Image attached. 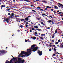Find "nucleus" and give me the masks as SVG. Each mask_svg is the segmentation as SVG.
Here are the masks:
<instances>
[{
    "mask_svg": "<svg viewBox=\"0 0 63 63\" xmlns=\"http://www.w3.org/2000/svg\"><path fill=\"white\" fill-rule=\"evenodd\" d=\"M27 51H27V52H24V51H23L21 53H20L19 55H18V57H20V55H22V54H26L27 55L26 56V57H27V56H28L30 55L31 54V53H30V52H31V51H32V50L31 49H27ZM29 53H30L29 54Z\"/></svg>",
    "mask_w": 63,
    "mask_h": 63,
    "instance_id": "1",
    "label": "nucleus"
},
{
    "mask_svg": "<svg viewBox=\"0 0 63 63\" xmlns=\"http://www.w3.org/2000/svg\"><path fill=\"white\" fill-rule=\"evenodd\" d=\"M36 44H34L32 45L31 47L30 48V49H31V50H32V49L33 50L32 51L35 52V51H36L38 50V48H39V49H40V47H38L37 46H36V47H36Z\"/></svg>",
    "mask_w": 63,
    "mask_h": 63,
    "instance_id": "2",
    "label": "nucleus"
},
{
    "mask_svg": "<svg viewBox=\"0 0 63 63\" xmlns=\"http://www.w3.org/2000/svg\"><path fill=\"white\" fill-rule=\"evenodd\" d=\"M25 61L23 59L22 60H21V58H18V60L15 63H24V62Z\"/></svg>",
    "mask_w": 63,
    "mask_h": 63,
    "instance_id": "3",
    "label": "nucleus"
},
{
    "mask_svg": "<svg viewBox=\"0 0 63 63\" xmlns=\"http://www.w3.org/2000/svg\"><path fill=\"white\" fill-rule=\"evenodd\" d=\"M6 51L4 50H0V55H1L2 54H5Z\"/></svg>",
    "mask_w": 63,
    "mask_h": 63,
    "instance_id": "4",
    "label": "nucleus"
},
{
    "mask_svg": "<svg viewBox=\"0 0 63 63\" xmlns=\"http://www.w3.org/2000/svg\"><path fill=\"white\" fill-rule=\"evenodd\" d=\"M37 51L38 52L37 53H38L39 55L40 56H41L43 54V53L42 52V51H40V50Z\"/></svg>",
    "mask_w": 63,
    "mask_h": 63,
    "instance_id": "5",
    "label": "nucleus"
},
{
    "mask_svg": "<svg viewBox=\"0 0 63 63\" xmlns=\"http://www.w3.org/2000/svg\"><path fill=\"white\" fill-rule=\"evenodd\" d=\"M4 20H5L7 23H9V21H8L9 19V18H7L5 17V16H4Z\"/></svg>",
    "mask_w": 63,
    "mask_h": 63,
    "instance_id": "6",
    "label": "nucleus"
},
{
    "mask_svg": "<svg viewBox=\"0 0 63 63\" xmlns=\"http://www.w3.org/2000/svg\"><path fill=\"white\" fill-rule=\"evenodd\" d=\"M46 8L45 9V10H47V8L48 9V8H49V9H51V7H49V6H47L46 7Z\"/></svg>",
    "mask_w": 63,
    "mask_h": 63,
    "instance_id": "7",
    "label": "nucleus"
},
{
    "mask_svg": "<svg viewBox=\"0 0 63 63\" xmlns=\"http://www.w3.org/2000/svg\"><path fill=\"white\" fill-rule=\"evenodd\" d=\"M13 61L14 62H15V60L16 61H17V59L16 58H15L14 57H13Z\"/></svg>",
    "mask_w": 63,
    "mask_h": 63,
    "instance_id": "8",
    "label": "nucleus"
},
{
    "mask_svg": "<svg viewBox=\"0 0 63 63\" xmlns=\"http://www.w3.org/2000/svg\"><path fill=\"white\" fill-rule=\"evenodd\" d=\"M47 22L49 23H51V22H52V23H54V22L52 21L51 20H49L47 21Z\"/></svg>",
    "mask_w": 63,
    "mask_h": 63,
    "instance_id": "9",
    "label": "nucleus"
},
{
    "mask_svg": "<svg viewBox=\"0 0 63 63\" xmlns=\"http://www.w3.org/2000/svg\"><path fill=\"white\" fill-rule=\"evenodd\" d=\"M63 43H62L60 45V48H63V45H62Z\"/></svg>",
    "mask_w": 63,
    "mask_h": 63,
    "instance_id": "10",
    "label": "nucleus"
},
{
    "mask_svg": "<svg viewBox=\"0 0 63 63\" xmlns=\"http://www.w3.org/2000/svg\"><path fill=\"white\" fill-rule=\"evenodd\" d=\"M26 55H27V54H25L24 55H23L22 56H21V57H25V56H26Z\"/></svg>",
    "mask_w": 63,
    "mask_h": 63,
    "instance_id": "11",
    "label": "nucleus"
},
{
    "mask_svg": "<svg viewBox=\"0 0 63 63\" xmlns=\"http://www.w3.org/2000/svg\"><path fill=\"white\" fill-rule=\"evenodd\" d=\"M32 39H33V40H35L36 39V37L35 36L32 37Z\"/></svg>",
    "mask_w": 63,
    "mask_h": 63,
    "instance_id": "12",
    "label": "nucleus"
},
{
    "mask_svg": "<svg viewBox=\"0 0 63 63\" xmlns=\"http://www.w3.org/2000/svg\"><path fill=\"white\" fill-rule=\"evenodd\" d=\"M58 5H60L61 7H63V5L62 4L60 3H58Z\"/></svg>",
    "mask_w": 63,
    "mask_h": 63,
    "instance_id": "13",
    "label": "nucleus"
},
{
    "mask_svg": "<svg viewBox=\"0 0 63 63\" xmlns=\"http://www.w3.org/2000/svg\"><path fill=\"white\" fill-rule=\"evenodd\" d=\"M55 54H53L52 56V57H53V58H54V59H56V57H53L54 56H55Z\"/></svg>",
    "mask_w": 63,
    "mask_h": 63,
    "instance_id": "14",
    "label": "nucleus"
},
{
    "mask_svg": "<svg viewBox=\"0 0 63 63\" xmlns=\"http://www.w3.org/2000/svg\"><path fill=\"white\" fill-rule=\"evenodd\" d=\"M25 20H26V21L28 20V17H27L26 18H25Z\"/></svg>",
    "mask_w": 63,
    "mask_h": 63,
    "instance_id": "15",
    "label": "nucleus"
},
{
    "mask_svg": "<svg viewBox=\"0 0 63 63\" xmlns=\"http://www.w3.org/2000/svg\"><path fill=\"white\" fill-rule=\"evenodd\" d=\"M13 60V59H12L10 60V62L9 63H14L13 62H12V61Z\"/></svg>",
    "mask_w": 63,
    "mask_h": 63,
    "instance_id": "16",
    "label": "nucleus"
},
{
    "mask_svg": "<svg viewBox=\"0 0 63 63\" xmlns=\"http://www.w3.org/2000/svg\"><path fill=\"white\" fill-rule=\"evenodd\" d=\"M24 1H25V2H30V1L28 0H24Z\"/></svg>",
    "mask_w": 63,
    "mask_h": 63,
    "instance_id": "17",
    "label": "nucleus"
},
{
    "mask_svg": "<svg viewBox=\"0 0 63 63\" xmlns=\"http://www.w3.org/2000/svg\"><path fill=\"white\" fill-rule=\"evenodd\" d=\"M36 30H38L39 31H41L42 30H41V29H36Z\"/></svg>",
    "mask_w": 63,
    "mask_h": 63,
    "instance_id": "18",
    "label": "nucleus"
},
{
    "mask_svg": "<svg viewBox=\"0 0 63 63\" xmlns=\"http://www.w3.org/2000/svg\"><path fill=\"white\" fill-rule=\"evenodd\" d=\"M37 19L39 20H42V19H41L40 18H37Z\"/></svg>",
    "mask_w": 63,
    "mask_h": 63,
    "instance_id": "19",
    "label": "nucleus"
},
{
    "mask_svg": "<svg viewBox=\"0 0 63 63\" xmlns=\"http://www.w3.org/2000/svg\"><path fill=\"white\" fill-rule=\"evenodd\" d=\"M20 16L19 15H17V16H15V17H19Z\"/></svg>",
    "mask_w": 63,
    "mask_h": 63,
    "instance_id": "20",
    "label": "nucleus"
},
{
    "mask_svg": "<svg viewBox=\"0 0 63 63\" xmlns=\"http://www.w3.org/2000/svg\"><path fill=\"white\" fill-rule=\"evenodd\" d=\"M21 21H24L25 20V19H21Z\"/></svg>",
    "mask_w": 63,
    "mask_h": 63,
    "instance_id": "21",
    "label": "nucleus"
},
{
    "mask_svg": "<svg viewBox=\"0 0 63 63\" xmlns=\"http://www.w3.org/2000/svg\"><path fill=\"white\" fill-rule=\"evenodd\" d=\"M34 28H37V29H38V26H34Z\"/></svg>",
    "mask_w": 63,
    "mask_h": 63,
    "instance_id": "22",
    "label": "nucleus"
},
{
    "mask_svg": "<svg viewBox=\"0 0 63 63\" xmlns=\"http://www.w3.org/2000/svg\"><path fill=\"white\" fill-rule=\"evenodd\" d=\"M41 37H42L43 36H45V34H41Z\"/></svg>",
    "mask_w": 63,
    "mask_h": 63,
    "instance_id": "23",
    "label": "nucleus"
},
{
    "mask_svg": "<svg viewBox=\"0 0 63 63\" xmlns=\"http://www.w3.org/2000/svg\"><path fill=\"white\" fill-rule=\"evenodd\" d=\"M40 39L41 40H44V38H43V37H40Z\"/></svg>",
    "mask_w": 63,
    "mask_h": 63,
    "instance_id": "24",
    "label": "nucleus"
},
{
    "mask_svg": "<svg viewBox=\"0 0 63 63\" xmlns=\"http://www.w3.org/2000/svg\"><path fill=\"white\" fill-rule=\"evenodd\" d=\"M62 14L63 15V13L61 12H60L58 13V14Z\"/></svg>",
    "mask_w": 63,
    "mask_h": 63,
    "instance_id": "25",
    "label": "nucleus"
},
{
    "mask_svg": "<svg viewBox=\"0 0 63 63\" xmlns=\"http://www.w3.org/2000/svg\"><path fill=\"white\" fill-rule=\"evenodd\" d=\"M6 7L5 5H1V7Z\"/></svg>",
    "mask_w": 63,
    "mask_h": 63,
    "instance_id": "26",
    "label": "nucleus"
},
{
    "mask_svg": "<svg viewBox=\"0 0 63 63\" xmlns=\"http://www.w3.org/2000/svg\"><path fill=\"white\" fill-rule=\"evenodd\" d=\"M20 27H21V28H22L23 27V25H20Z\"/></svg>",
    "mask_w": 63,
    "mask_h": 63,
    "instance_id": "27",
    "label": "nucleus"
},
{
    "mask_svg": "<svg viewBox=\"0 0 63 63\" xmlns=\"http://www.w3.org/2000/svg\"><path fill=\"white\" fill-rule=\"evenodd\" d=\"M41 23L44 26V23H43V22H41Z\"/></svg>",
    "mask_w": 63,
    "mask_h": 63,
    "instance_id": "28",
    "label": "nucleus"
},
{
    "mask_svg": "<svg viewBox=\"0 0 63 63\" xmlns=\"http://www.w3.org/2000/svg\"><path fill=\"white\" fill-rule=\"evenodd\" d=\"M32 30H35V31H36V29H34V28H32Z\"/></svg>",
    "mask_w": 63,
    "mask_h": 63,
    "instance_id": "29",
    "label": "nucleus"
},
{
    "mask_svg": "<svg viewBox=\"0 0 63 63\" xmlns=\"http://www.w3.org/2000/svg\"><path fill=\"white\" fill-rule=\"evenodd\" d=\"M37 9H41V7L40 6L37 7Z\"/></svg>",
    "mask_w": 63,
    "mask_h": 63,
    "instance_id": "30",
    "label": "nucleus"
},
{
    "mask_svg": "<svg viewBox=\"0 0 63 63\" xmlns=\"http://www.w3.org/2000/svg\"><path fill=\"white\" fill-rule=\"evenodd\" d=\"M11 16H14V13H12L11 14Z\"/></svg>",
    "mask_w": 63,
    "mask_h": 63,
    "instance_id": "31",
    "label": "nucleus"
},
{
    "mask_svg": "<svg viewBox=\"0 0 63 63\" xmlns=\"http://www.w3.org/2000/svg\"><path fill=\"white\" fill-rule=\"evenodd\" d=\"M32 11H33V12H34V13H36L37 12L35 11V10H32Z\"/></svg>",
    "mask_w": 63,
    "mask_h": 63,
    "instance_id": "32",
    "label": "nucleus"
},
{
    "mask_svg": "<svg viewBox=\"0 0 63 63\" xmlns=\"http://www.w3.org/2000/svg\"><path fill=\"white\" fill-rule=\"evenodd\" d=\"M45 16H47V17H49V18H50L48 16H47V15H45Z\"/></svg>",
    "mask_w": 63,
    "mask_h": 63,
    "instance_id": "33",
    "label": "nucleus"
},
{
    "mask_svg": "<svg viewBox=\"0 0 63 63\" xmlns=\"http://www.w3.org/2000/svg\"><path fill=\"white\" fill-rule=\"evenodd\" d=\"M60 16H63V15H61V14H60Z\"/></svg>",
    "mask_w": 63,
    "mask_h": 63,
    "instance_id": "34",
    "label": "nucleus"
},
{
    "mask_svg": "<svg viewBox=\"0 0 63 63\" xmlns=\"http://www.w3.org/2000/svg\"><path fill=\"white\" fill-rule=\"evenodd\" d=\"M8 60H6V61L5 62V63H8Z\"/></svg>",
    "mask_w": 63,
    "mask_h": 63,
    "instance_id": "35",
    "label": "nucleus"
},
{
    "mask_svg": "<svg viewBox=\"0 0 63 63\" xmlns=\"http://www.w3.org/2000/svg\"><path fill=\"white\" fill-rule=\"evenodd\" d=\"M55 44L56 45H58V42H56L55 43Z\"/></svg>",
    "mask_w": 63,
    "mask_h": 63,
    "instance_id": "36",
    "label": "nucleus"
},
{
    "mask_svg": "<svg viewBox=\"0 0 63 63\" xmlns=\"http://www.w3.org/2000/svg\"><path fill=\"white\" fill-rule=\"evenodd\" d=\"M57 30H56L55 32V33H57Z\"/></svg>",
    "mask_w": 63,
    "mask_h": 63,
    "instance_id": "37",
    "label": "nucleus"
},
{
    "mask_svg": "<svg viewBox=\"0 0 63 63\" xmlns=\"http://www.w3.org/2000/svg\"><path fill=\"white\" fill-rule=\"evenodd\" d=\"M13 16H12V15H11L9 17L10 18H12V17Z\"/></svg>",
    "mask_w": 63,
    "mask_h": 63,
    "instance_id": "38",
    "label": "nucleus"
},
{
    "mask_svg": "<svg viewBox=\"0 0 63 63\" xmlns=\"http://www.w3.org/2000/svg\"><path fill=\"white\" fill-rule=\"evenodd\" d=\"M54 38V35L52 36V39H53V38Z\"/></svg>",
    "mask_w": 63,
    "mask_h": 63,
    "instance_id": "39",
    "label": "nucleus"
},
{
    "mask_svg": "<svg viewBox=\"0 0 63 63\" xmlns=\"http://www.w3.org/2000/svg\"><path fill=\"white\" fill-rule=\"evenodd\" d=\"M53 12L54 13V14H56V12H55V11H53Z\"/></svg>",
    "mask_w": 63,
    "mask_h": 63,
    "instance_id": "40",
    "label": "nucleus"
},
{
    "mask_svg": "<svg viewBox=\"0 0 63 63\" xmlns=\"http://www.w3.org/2000/svg\"><path fill=\"white\" fill-rule=\"evenodd\" d=\"M56 58H57V59H56V60H58V59H59V57H58Z\"/></svg>",
    "mask_w": 63,
    "mask_h": 63,
    "instance_id": "41",
    "label": "nucleus"
},
{
    "mask_svg": "<svg viewBox=\"0 0 63 63\" xmlns=\"http://www.w3.org/2000/svg\"><path fill=\"white\" fill-rule=\"evenodd\" d=\"M10 9H7L6 10V11H10Z\"/></svg>",
    "mask_w": 63,
    "mask_h": 63,
    "instance_id": "42",
    "label": "nucleus"
},
{
    "mask_svg": "<svg viewBox=\"0 0 63 63\" xmlns=\"http://www.w3.org/2000/svg\"><path fill=\"white\" fill-rule=\"evenodd\" d=\"M35 35H37L38 34H37V32H35Z\"/></svg>",
    "mask_w": 63,
    "mask_h": 63,
    "instance_id": "43",
    "label": "nucleus"
},
{
    "mask_svg": "<svg viewBox=\"0 0 63 63\" xmlns=\"http://www.w3.org/2000/svg\"><path fill=\"white\" fill-rule=\"evenodd\" d=\"M50 28L49 27H47V29H50Z\"/></svg>",
    "mask_w": 63,
    "mask_h": 63,
    "instance_id": "44",
    "label": "nucleus"
},
{
    "mask_svg": "<svg viewBox=\"0 0 63 63\" xmlns=\"http://www.w3.org/2000/svg\"><path fill=\"white\" fill-rule=\"evenodd\" d=\"M54 7L55 8H57V6H55H55H54Z\"/></svg>",
    "mask_w": 63,
    "mask_h": 63,
    "instance_id": "45",
    "label": "nucleus"
},
{
    "mask_svg": "<svg viewBox=\"0 0 63 63\" xmlns=\"http://www.w3.org/2000/svg\"><path fill=\"white\" fill-rule=\"evenodd\" d=\"M25 25H26V27H28V25L27 24H26Z\"/></svg>",
    "mask_w": 63,
    "mask_h": 63,
    "instance_id": "46",
    "label": "nucleus"
},
{
    "mask_svg": "<svg viewBox=\"0 0 63 63\" xmlns=\"http://www.w3.org/2000/svg\"><path fill=\"white\" fill-rule=\"evenodd\" d=\"M43 16H45L46 15L45 14H42Z\"/></svg>",
    "mask_w": 63,
    "mask_h": 63,
    "instance_id": "47",
    "label": "nucleus"
},
{
    "mask_svg": "<svg viewBox=\"0 0 63 63\" xmlns=\"http://www.w3.org/2000/svg\"><path fill=\"white\" fill-rule=\"evenodd\" d=\"M32 30H30V32H32Z\"/></svg>",
    "mask_w": 63,
    "mask_h": 63,
    "instance_id": "48",
    "label": "nucleus"
},
{
    "mask_svg": "<svg viewBox=\"0 0 63 63\" xmlns=\"http://www.w3.org/2000/svg\"><path fill=\"white\" fill-rule=\"evenodd\" d=\"M51 48H50V49H49V51H51Z\"/></svg>",
    "mask_w": 63,
    "mask_h": 63,
    "instance_id": "49",
    "label": "nucleus"
},
{
    "mask_svg": "<svg viewBox=\"0 0 63 63\" xmlns=\"http://www.w3.org/2000/svg\"><path fill=\"white\" fill-rule=\"evenodd\" d=\"M38 40H39V38H37L36 39V41H38Z\"/></svg>",
    "mask_w": 63,
    "mask_h": 63,
    "instance_id": "50",
    "label": "nucleus"
},
{
    "mask_svg": "<svg viewBox=\"0 0 63 63\" xmlns=\"http://www.w3.org/2000/svg\"><path fill=\"white\" fill-rule=\"evenodd\" d=\"M54 51H55V52H56V49H55L54 48Z\"/></svg>",
    "mask_w": 63,
    "mask_h": 63,
    "instance_id": "51",
    "label": "nucleus"
},
{
    "mask_svg": "<svg viewBox=\"0 0 63 63\" xmlns=\"http://www.w3.org/2000/svg\"><path fill=\"white\" fill-rule=\"evenodd\" d=\"M52 41L53 42V43H54V39H53V40H52Z\"/></svg>",
    "mask_w": 63,
    "mask_h": 63,
    "instance_id": "52",
    "label": "nucleus"
},
{
    "mask_svg": "<svg viewBox=\"0 0 63 63\" xmlns=\"http://www.w3.org/2000/svg\"><path fill=\"white\" fill-rule=\"evenodd\" d=\"M43 2H44L45 3H46V1H42Z\"/></svg>",
    "mask_w": 63,
    "mask_h": 63,
    "instance_id": "53",
    "label": "nucleus"
},
{
    "mask_svg": "<svg viewBox=\"0 0 63 63\" xmlns=\"http://www.w3.org/2000/svg\"><path fill=\"white\" fill-rule=\"evenodd\" d=\"M51 10L52 11H53V9H51Z\"/></svg>",
    "mask_w": 63,
    "mask_h": 63,
    "instance_id": "54",
    "label": "nucleus"
},
{
    "mask_svg": "<svg viewBox=\"0 0 63 63\" xmlns=\"http://www.w3.org/2000/svg\"><path fill=\"white\" fill-rule=\"evenodd\" d=\"M53 47H55V45H53Z\"/></svg>",
    "mask_w": 63,
    "mask_h": 63,
    "instance_id": "55",
    "label": "nucleus"
},
{
    "mask_svg": "<svg viewBox=\"0 0 63 63\" xmlns=\"http://www.w3.org/2000/svg\"><path fill=\"white\" fill-rule=\"evenodd\" d=\"M28 17H31V16H28Z\"/></svg>",
    "mask_w": 63,
    "mask_h": 63,
    "instance_id": "56",
    "label": "nucleus"
},
{
    "mask_svg": "<svg viewBox=\"0 0 63 63\" xmlns=\"http://www.w3.org/2000/svg\"><path fill=\"white\" fill-rule=\"evenodd\" d=\"M12 36H14V33L12 34Z\"/></svg>",
    "mask_w": 63,
    "mask_h": 63,
    "instance_id": "57",
    "label": "nucleus"
},
{
    "mask_svg": "<svg viewBox=\"0 0 63 63\" xmlns=\"http://www.w3.org/2000/svg\"><path fill=\"white\" fill-rule=\"evenodd\" d=\"M15 0H13V1L14 2H16Z\"/></svg>",
    "mask_w": 63,
    "mask_h": 63,
    "instance_id": "58",
    "label": "nucleus"
},
{
    "mask_svg": "<svg viewBox=\"0 0 63 63\" xmlns=\"http://www.w3.org/2000/svg\"><path fill=\"white\" fill-rule=\"evenodd\" d=\"M40 10H41V11H44V10H43V9H40Z\"/></svg>",
    "mask_w": 63,
    "mask_h": 63,
    "instance_id": "59",
    "label": "nucleus"
},
{
    "mask_svg": "<svg viewBox=\"0 0 63 63\" xmlns=\"http://www.w3.org/2000/svg\"><path fill=\"white\" fill-rule=\"evenodd\" d=\"M60 39H59L58 40V42H60Z\"/></svg>",
    "mask_w": 63,
    "mask_h": 63,
    "instance_id": "60",
    "label": "nucleus"
},
{
    "mask_svg": "<svg viewBox=\"0 0 63 63\" xmlns=\"http://www.w3.org/2000/svg\"><path fill=\"white\" fill-rule=\"evenodd\" d=\"M25 42H27V40H25Z\"/></svg>",
    "mask_w": 63,
    "mask_h": 63,
    "instance_id": "61",
    "label": "nucleus"
},
{
    "mask_svg": "<svg viewBox=\"0 0 63 63\" xmlns=\"http://www.w3.org/2000/svg\"><path fill=\"white\" fill-rule=\"evenodd\" d=\"M49 46L50 47H52V45H50Z\"/></svg>",
    "mask_w": 63,
    "mask_h": 63,
    "instance_id": "62",
    "label": "nucleus"
},
{
    "mask_svg": "<svg viewBox=\"0 0 63 63\" xmlns=\"http://www.w3.org/2000/svg\"><path fill=\"white\" fill-rule=\"evenodd\" d=\"M31 7H33V5H31Z\"/></svg>",
    "mask_w": 63,
    "mask_h": 63,
    "instance_id": "63",
    "label": "nucleus"
},
{
    "mask_svg": "<svg viewBox=\"0 0 63 63\" xmlns=\"http://www.w3.org/2000/svg\"><path fill=\"white\" fill-rule=\"evenodd\" d=\"M8 15L9 16H11V14L10 13H8Z\"/></svg>",
    "mask_w": 63,
    "mask_h": 63,
    "instance_id": "64",
    "label": "nucleus"
}]
</instances>
